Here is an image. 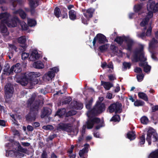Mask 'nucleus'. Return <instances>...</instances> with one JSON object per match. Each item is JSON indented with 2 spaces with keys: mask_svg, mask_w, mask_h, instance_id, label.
Returning a JSON list of instances; mask_svg holds the SVG:
<instances>
[{
  "mask_svg": "<svg viewBox=\"0 0 158 158\" xmlns=\"http://www.w3.org/2000/svg\"><path fill=\"white\" fill-rule=\"evenodd\" d=\"M35 98L34 97H31L27 102V106L29 107V111L25 116V118L28 123L35 121L39 114L40 102V100L35 101Z\"/></svg>",
  "mask_w": 158,
  "mask_h": 158,
  "instance_id": "1",
  "label": "nucleus"
},
{
  "mask_svg": "<svg viewBox=\"0 0 158 158\" xmlns=\"http://www.w3.org/2000/svg\"><path fill=\"white\" fill-rule=\"evenodd\" d=\"M133 59L136 62L140 61L139 63L140 67H144L147 64L148 62H145L147 60L146 58L144 57V54L143 52V48L142 47L139 49L135 50L133 53Z\"/></svg>",
  "mask_w": 158,
  "mask_h": 158,
  "instance_id": "2",
  "label": "nucleus"
},
{
  "mask_svg": "<svg viewBox=\"0 0 158 158\" xmlns=\"http://www.w3.org/2000/svg\"><path fill=\"white\" fill-rule=\"evenodd\" d=\"M98 115L92 114L89 111L87 114L88 119L86 123L87 128L88 129L92 128L95 124H98L101 122L100 118L96 117Z\"/></svg>",
  "mask_w": 158,
  "mask_h": 158,
  "instance_id": "3",
  "label": "nucleus"
},
{
  "mask_svg": "<svg viewBox=\"0 0 158 158\" xmlns=\"http://www.w3.org/2000/svg\"><path fill=\"white\" fill-rule=\"evenodd\" d=\"M10 14L7 12L0 14V19H3L0 23V32L2 33H6L7 31V28L6 25L8 23L7 18Z\"/></svg>",
  "mask_w": 158,
  "mask_h": 158,
  "instance_id": "4",
  "label": "nucleus"
},
{
  "mask_svg": "<svg viewBox=\"0 0 158 158\" xmlns=\"http://www.w3.org/2000/svg\"><path fill=\"white\" fill-rule=\"evenodd\" d=\"M106 106L105 103H100L99 102L96 103L93 108L89 111L92 114L98 115L102 113L105 110Z\"/></svg>",
  "mask_w": 158,
  "mask_h": 158,
  "instance_id": "5",
  "label": "nucleus"
},
{
  "mask_svg": "<svg viewBox=\"0 0 158 158\" xmlns=\"http://www.w3.org/2000/svg\"><path fill=\"white\" fill-rule=\"evenodd\" d=\"M108 42V40L106 38V37L103 34L98 33L94 37L93 41V46L94 49L96 50L97 47L96 44H104L106 42Z\"/></svg>",
  "mask_w": 158,
  "mask_h": 158,
  "instance_id": "6",
  "label": "nucleus"
},
{
  "mask_svg": "<svg viewBox=\"0 0 158 158\" xmlns=\"http://www.w3.org/2000/svg\"><path fill=\"white\" fill-rule=\"evenodd\" d=\"M35 72H30L28 73L25 74L21 78L20 80L18 81V82L19 83L23 86H26L28 83L29 81H31L35 78V77L34 74H35Z\"/></svg>",
  "mask_w": 158,
  "mask_h": 158,
  "instance_id": "7",
  "label": "nucleus"
},
{
  "mask_svg": "<svg viewBox=\"0 0 158 158\" xmlns=\"http://www.w3.org/2000/svg\"><path fill=\"white\" fill-rule=\"evenodd\" d=\"M122 104L118 102L111 104L108 107V110L110 113L114 112L115 114H120L122 112Z\"/></svg>",
  "mask_w": 158,
  "mask_h": 158,
  "instance_id": "8",
  "label": "nucleus"
},
{
  "mask_svg": "<svg viewBox=\"0 0 158 158\" xmlns=\"http://www.w3.org/2000/svg\"><path fill=\"white\" fill-rule=\"evenodd\" d=\"M152 139L154 142L158 141V135L157 133L152 130H149L147 132L146 141L148 142L149 145L151 144Z\"/></svg>",
  "mask_w": 158,
  "mask_h": 158,
  "instance_id": "9",
  "label": "nucleus"
},
{
  "mask_svg": "<svg viewBox=\"0 0 158 158\" xmlns=\"http://www.w3.org/2000/svg\"><path fill=\"white\" fill-rule=\"evenodd\" d=\"M13 86L10 84L6 85L5 87V97L7 99L10 98L13 96L14 92Z\"/></svg>",
  "mask_w": 158,
  "mask_h": 158,
  "instance_id": "10",
  "label": "nucleus"
},
{
  "mask_svg": "<svg viewBox=\"0 0 158 158\" xmlns=\"http://www.w3.org/2000/svg\"><path fill=\"white\" fill-rule=\"evenodd\" d=\"M73 126L71 123H61L59 124L58 128L63 131L68 132H71L72 131Z\"/></svg>",
  "mask_w": 158,
  "mask_h": 158,
  "instance_id": "11",
  "label": "nucleus"
},
{
  "mask_svg": "<svg viewBox=\"0 0 158 158\" xmlns=\"http://www.w3.org/2000/svg\"><path fill=\"white\" fill-rule=\"evenodd\" d=\"M9 16L7 19L8 20V23L7 25L8 27H16L17 25V23H19L20 20L19 19L16 17H14L11 18V19L9 20Z\"/></svg>",
  "mask_w": 158,
  "mask_h": 158,
  "instance_id": "12",
  "label": "nucleus"
},
{
  "mask_svg": "<svg viewBox=\"0 0 158 158\" xmlns=\"http://www.w3.org/2000/svg\"><path fill=\"white\" fill-rule=\"evenodd\" d=\"M124 40L127 44V47L125 48V49L129 51H131L134 44V40L129 36L125 37Z\"/></svg>",
  "mask_w": 158,
  "mask_h": 158,
  "instance_id": "13",
  "label": "nucleus"
},
{
  "mask_svg": "<svg viewBox=\"0 0 158 158\" xmlns=\"http://www.w3.org/2000/svg\"><path fill=\"white\" fill-rule=\"evenodd\" d=\"M158 48V41L155 38H153L149 44V48L153 50Z\"/></svg>",
  "mask_w": 158,
  "mask_h": 158,
  "instance_id": "14",
  "label": "nucleus"
},
{
  "mask_svg": "<svg viewBox=\"0 0 158 158\" xmlns=\"http://www.w3.org/2000/svg\"><path fill=\"white\" fill-rule=\"evenodd\" d=\"M40 56V55L38 53L37 51L36 50H34L31 52L30 59L31 61H35L36 60L39 59Z\"/></svg>",
  "mask_w": 158,
  "mask_h": 158,
  "instance_id": "15",
  "label": "nucleus"
},
{
  "mask_svg": "<svg viewBox=\"0 0 158 158\" xmlns=\"http://www.w3.org/2000/svg\"><path fill=\"white\" fill-rule=\"evenodd\" d=\"M51 110L47 107H44L42 114H41V117L43 118L46 116H48L51 114Z\"/></svg>",
  "mask_w": 158,
  "mask_h": 158,
  "instance_id": "16",
  "label": "nucleus"
},
{
  "mask_svg": "<svg viewBox=\"0 0 158 158\" xmlns=\"http://www.w3.org/2000/svg\"><path fill=\"white\" fill-rule=\"evenodd\" d=\"M13 67H11L10 69V67L9 65L5 66L3 71L4 73H2L3 75H6L7 76H9L10 74H12L13 73Z\"/></svg>",
  "mask_w": 158,
  "mask_h": 158,
  "instance_id": "17",
  "label": "nucleus"
},
{
  "mask_svg": "<svg viewBox=\"0 0 158 158\" xmlns=\"http://www.w3.org/2000/svg\"><path fill=\"white\" fill-rule=\"evenodd\" d=\"M95 11V10L92 8H89L86 10V13H84V16L87 19L92 17Z\"/></svg>",
  "mask_w": 158,
  "mask_h": 158,
  "instance_id": "18",
  "label": "nucleus"
},
{
  "mask_svg": "<svg viewBox=\"0 0 158 158\" xmlns=\"http://www.w3.org/2000/svg\"><path fill=\"white\" fill-rule=\"evenodd\" d=\"M69 19L73 21L77 19V13L74 10H70L69 12Z\"/></svg>",
  "mask_w": 158,
  "mask_h": 158,
  "instance_id": "19",
  "label": "nucleus"
},
{
  "mask_svg": "<svg viewBox=\"0 0 158 158\" xmlns=\"http://www.w3.org/2000/svg\"><path fill=\"white\" fill-rule=\"evenodd\" d=\"M101 82L102 84L103 85L104 88L107 90H109L111 87L113 86V84L110 82L101 81Z\"/></svg>",
  "mask_w": 158,
  "mask_h": 158,
  "instance_id": "20",
  "label": "nucleus"
},
{
  "mask_svg": "<svg viewBox=\"0 0 158 158\" xmlns=\"http://www.w3.org/2000/svg\"><path fill=\"white\" fill-rule=\"evenodd\" d=\"M66 113V109L65 108L59 109L56 113V115L58 116L60 118H62Z\"/></svg>",
  "mask_w": 158,
  "mask_h": 158,
  "instance_id": "21",
  "label": "nucleus"
},
{
  "mask_svg": "<svg viewBox=\"0 0 158 158\" xmlns=\"http://www.w3.org/2000/svg\"><path fill=\"white\" fill-rule=\"evenodd\" d=\"M33 66L34 68L37 69H42L44 67V64L40 61L35 62L33 64Z\"/></svg>",
  "mask_w": 158,
  "mask_h": 158,
  "instance_id": "22",
  "label": "nucleus"
},
{
  "mask_svg": "<svg viewBox=\"0 0 158 158\" xmlns=\"http://www.w3.org/2000/svg\"><path fill=\"white\" fill-rule=\"evenodd\" d=\"M20 64L19 63H17L13 65L11 67H13V72L14 71L15 72L18 73L21 72L22 69L20 67Z\"/></svg>",
  "mask_w": 158,
  "mask_h": 158,
  "instance_id": "23",
  "label": "nucleus"
},
{
  "mask_svg": "<svg viewBox=\"0 0 158 158\" xmlns=\"http://www.w3.org/2000/svg\"><path fill=\"white\" fill-rule=\"evenodd\" d=\"M126 36H124L122 37L118 36H117L116 38L115 39L114 41L116 42L119 45L122 46L123 42L125 41V37Z\"/></svg>",
  "mask_w": 158,
  "mask_h": 158,
  "instance_id": "24",
  "label": "nucleus"
},
{
  "mask_svg": "<svg viewBox=\"0 0 158 158\" xmlns=\"http://www.w3.org/2000/svg\"><path fill=\"white\" fill-rule=\"evenodd\" d=\"M139 97L144 101H148V98L147 95L145 93L143 92H139L138 94Z\"/></svg>",
  "mask_w": 158,
  "mask_h": 158,
  "instance_id": "25",
  "label": "nucleus"
},
{
  "mask_svg": "<svg viewBox=\"0 0 158 158\" xmlns=\"http://www.w3.org/2000/svg\"><path fill=\"white\" fill-rule=\"evenodd\" d=\"M26 41V39L25 36H21L20 37H19L18 39V43L20 44H23V46H21L23 48L25 47L26 45L25 44Z\"/></svg>",
  "mask_w": 158,
  "mask_h": 158,
  "instance_id": "26",
  "label": "nucleus"
},
{
  "mask_svg": "<svg viewBox=\"0 0 158 158\" xmlns=\"http://www.w3.org/2000/svg\"><path fill=\"white\" fill-rule=\"evenodd\" d=\"M109 47L107 44H104L100 46L98 48L99 51L101 52H103L107 50Z\"/></svg>",
  "mask_w": 158,
  "mask_h": 158,
  "instance_id": "27",
  "label": "nucleus"
},
{
  "mask_svg": "<svg viewBox=\"0 0 158 158\" xmlns=\"http://www.w3.org/2000/svg\"><path fill=\"white\" fill-rule=\"evenodd\" d=\"M145 141V135L144 133H143L141 136L139 137V144L141 147H142L143 145L144 144Z\"/></svg>",
  "mask_w": 158,
  "mask_h": 158,
  "instance_id": "28",
  "label": "nucleus"
},
{
  "mask_svg": "<svg viewBox=\"0 0 158 158\" xmlns=\"http://www.w3.org/2000/svg\"><path fill=\"white\" fill-rule=\"evenodd\" d=\"M17 12L19 14V16L22 19H24L26 18L27 15L23 10L19 9L17 11Z\"/></svg>",
  "mask_w": 158,
  "mask_h": 158,
  "instance_id": "29",
  "label": "nucleus"
},
{
  "mask_svg": "<svg viewBox=\"0 0 158 158\" xmlns=\"http://www.w3.org/2000/svg\"><path fill=\"white\" fill-rule=\"evenodd\" d=\"M54 13L55 16L58 18L61 15L60 9L58 7L55 8L54 10Z\"/></svg>",
  "mask_w": 158,
  "mask_h": 158,
  "instance_id": "30",
  "label": "nucleus"
},
{
  "mask_svg": "<svg viewBox=\"0 0 158 158\" xmlns=\"http://www.w3.org/2000/svg\"><path fill=\"white\" fill-rule=\"evenodd\" d=\"M127 138L131 140L134 139L135 138V134L134 132L131 131L127 134Z\"/></svg>",
  "mask_w": 158,
  "mask_h": 158,
  "instance_id": "31",
  "label": "nucleus"
},
{
  "mask_svg": "<svg viewBox=\"0 0 158 158\" xmlns=\"http://www.w3.org/2000/svg\"><path fill=\"white\" fill-rule=\"evenodd\" d=\"M123 66L122 69L123 71H126L127 69H129L131 68V64L130 62H124L123 63Z\"/></svg>",
  "mask_w": 158,
  "mask_h": 158,
  "instance_id": "32",
  "label": "nucleus"
},
{
  "mask_svg": "<svg viewBox=\"0 0 158 158\" xmlns=\"http://www.w3.org/2000/svg\"><path fill=\"white\" fill-rule=\"evenodd\" d=\"M149 158H158V149L151 152L148 156Z\"/></svg>",
  "mask_w": 158,
  "mask_h": 158,
  "instance_id": "33",
  "label": "nucleus"
},
{
  "mask_svg": "<svg viewBox=\"0 0 158 158\" xmlns=\"http://www.w3.org/2000/svg\"><path fill=\"white\" fill-rule=\"evenodd\" d=\"M149 21L148 18L146 17L143 18L142 21L140 23V25L141 27H144L148 24Z\"/></svg>",
  "mask_w": 158,
  "mask_h": 158,
  "instance_id": "34",
  "label": "nucleus"
},
{
  "mask_svg": "<svg viewBox=\"0 0 158 158\" xmlns=\"http://www.w3.org/2000/svg\"><path fill=\"white\" fill-rule=\"evenodd\" d=\"M120 120V117L119 115L116 114L113 116L110 119V121H113L114 122H119Z\"/></svg>",
  "mask_w": 158,
  "mask_h": 158,
  "instance_id": "35",
  "label": "nucleus"
},
{
  "mask_svg": "<svg viewBox=\"0 0 158 158\" xmlns=\"http://www.w3.org/2000/svg\"><path fill=\"white\" fill-rule=\"evenodd\" d=\"M144 102L141 100H136L134 102V105L136 106H142L144 105Z\"/></svg>",
  "mask_w": 158,
  "mask_h": 158,
  "instance_id": "36",
  "label": "nucleus"
},
{
  "mask_svg": "<svg viewBox=\"0 0 158 158\" xmlns=\"http://www.w3.org/2000/svg\"><path fill=\"white\" fill-rule=\"evenodd\" d=\"M143 5L142 3L135 5L134 6V10L135 12L137 13L142 8Z\"/></svg>",
  "mask_w": 158,
  "mask_h": 158,
  "instance_id": "37",
  "label": "nucleus"
},
{
  "mask_svg": "<svg viewBox=\"0 0 158 158\" xmlns=\"http://www.w3.org/2000/svg\"><path fill=\"white\" fill-rule=\"evenodd\" d=\"M36 24V21L33 19H29L28 20V25L30 27L35 26Z\"/></svg>",
  "mask_w": 158,
  "mask_h": 158,
  "instance_id": "38",
  "label": "nucleus"
},
{
  "mask_svg": "<svg viewBox=\"0 0 158 158\" xmlns=\"http://www.w3.org/2000/svg\"><path fill=\"white\" fill-rule=\"evenodd\" d=\"M16 145L18 147V150L19 151L24 153L26 152V151H27V149L25 148H23L19 142H16Z\"/></svg>",
  "mask_w": 158,
  "mask_h": 158,
  "instance_id": "39",
  "label": "nucleus"
},
{
  "mask_svg": "<svg viewBox=\"0 0 158 158\" xmlns=\"http://www.w3.org/2000/svg\"><path fill=\"white\" fill-rule=\"evenodd\" d=\"M19 23L22 29L24 30H27L28 29V26L26 23L23 21H21L20 20Z\"/></svg>",
  "mask_w": 158,
  "mask_h": 158,
  "instance_id": "40",
  "label": "nucleus"
},
{
  "mask_svg": "<svg viewBox=\"0 0 158 158\" xmlns=\"http://www.w3.org/2000/svg\"><path fill=\"white\" fill-rule=\"evenodd\" d=\"M155 3L152 2L149 4V5L147 4V8L148 10H149L153 12V8L154 6Z\"/></svg>",
  "mask_w": 158,
  "mask_h": 158,
  "instance_id": "41",
  "label": "nucleus"
},
{
  "mask_svg": "<svg viewBox=\"0 0 158 158\" xmlns=\"http://www.w3.org/2000/svg\"><path fill=\"white\" fill-rule=\"evenodd\" d=\"M141 122L143 124H146L148 122V119L145 116L142 117L140 119Z\"/></svg>",
  "mask_w": 158,
  "mask_h": 158,
  "instance_id": "42",
  "label": "nucleus"
},
{
  "mask_svg": "<svg viewBox=\"0 0 158 158\" xmlns=\"http://www.w3.org/2000/svg\"><path fill=\"white\" fill-rule=\"evenodd\" d=\"M76 114L75 110H72L69 111L65 114L66 117H68L75 115Z\"/></svg>",
  "mask_w": 158,
  "mask_h": 158,
  "instance_id": "43",
  "label": "nucleus"
},
{
  "mask_svg": "<svg viewBox=\"0 0 158 158\" xmlns=\"http://www.w3.org/2000/svg\"><path fill=\"white\" fill-rule=\"evenodd\" d=\"M72 100V98L70 97H68L65 98L62 102L63 104H66L69 103Z\"/></svg>",
  "mask_w": 158,
  "mask_h": 158,
  "instance_id": "44",
  "label": "nucleus"
},
{
  "mask_svg": "<svg viewBox=\"0 0 158 158\" xmlns=\"http://www.w3.org/2000/svg\"><path fill=\"white\" fill-rule=\"evenodd\" d=\"M86 152L82 150H80L79 153V155L81 158H86Z\"/></svg>",
  "mask_w": 158,
  "mask_h": 158,
  "instance_id": "45",
  "label": "nucleus"
},
{
  "mask_svg": "<svg viewBox=\"0 0 158 158\" xmlns=\"http://www.w3.org/2000/svg\"><path fill=\"white\" fill-rule=\"evenodd\" d=\"M93 99H90L86 103L85 105L86 108L89 110L91 109V107L92 105V103H93Z\"/></svg>",
  "mask_w": 158,
  "mask_h": 158,
  "instance_id": "46",
  "label": "nucleus"
},
{
  "mask_svg": "<svg viewBox=\"0 0 158 158\" xmlns=\"http://www.w3.org/2000/svg\"><path fill=\"white\" fill-rule=\"evenodd\" d=\"M110 49L113 52L117 53L118 47L114 44H111L110 46Z\"/></svg>",
  "mask_w": 158,
  "mask_h": 158,
  "instance_id": "47",
  "label": "nucleus"
},
{
  "mask_svg": "<svg viewBox=\"0 0 158 158\" xmlns=\"http://www.w3.org/2000/svg\"><path fill=\"white\" fill-rule=\"evenodd\" d=\"M151 66L147 64L145 66H144L143 68V70L146 73H147L148 72H149L151 70Z\"/></svg>",
  "mask_w": 158,
  "mask_h": 158,
  "instance_id": "48",
  "label": "nucleus"
},
{
  "mask_svg": "<svg viewBox=\"0 0 158 158\" xmlns=\"http://www.w3.org/2000/svg\"><path fill=\"white\" fill-rule=\"evenodd\" d=\"M141 74H138L137 75V78L139 82L142 81L144 77V75L142 73Z\"/></svg>",
  "mask_w": 158,
  "mask_h": 158,
  "instance_id": "49",
  "label": "nucleus"
},
{
  "mask_svg": "<svg viewBox=\"0 0 158 158\" xmlns=\"http://www.w3.org/2000/svg\"><path fill=\"white\" fill-rule=\"evenodd\" d=\"M76 105H74V108L77 110H81L83 108V105L81 104L77 103L76 102Z\"/></svg>",
  "mask_w": 158,
  "mask_h": 158,
  "instance_id": "50",
  "label": "nucleus"
},
{
  "mask_svg": "<svg viewBox=\"0 0 158 158\" xmlns=\"http://www.w3.org/2000/svg\"><path fill=\"white\" fill-rule=\"evenodd\" d=\"M55 74L53 71H49L48 73L47 76L50 79H52L54 77Z\"/></svg>",
  "mask_w": 158,
  "mask_h": 158,
  "instance_id": "51",
  "label": "nucleus"
},
{
  "mask_svg": "<svg viewBox=\"0 0 158 158\" xmlns=\"http://www.w3.org/2000/svg\"><path fill=\"white\" fill-rule=\"evenodd\" d=\"M89 147V145L86 143L84 145V148L81 150L84 151V152L87 153L88 152V148Z\"/></svg>",
  "mask_w": 158,
  "mask_h": 158,
  "instance_id": "52",
  "label": "nucleus"
},
{
  "mask_svg": "<svg viewBox=\"0 0 158 158\" xmlns=\"http://www.w3.org/2000/svg\"><path fill=\"white\" fill-rule=\"evenodd\" d=\"M146 36L145 32H143L138 35V36L143 40H144Z\"/></svg>",
  "mask_w": 158,
  "mask_h": 158,
  "instance_id": "53",
  "label": "nucleus"
},
{
  "mask_svg": "<svg viewBox=\"0 0 158 158\" xmlns=\"http://www.w3.org/2000/svg\"><path fill=\"white\" fill-rule=\"evenodd\" d=\"M43 129H44L47 130H52L53 128V126L51 125H47V126H44L43 127Z\"/></svg>",
  "mask_w": 158,
  "mask_h": 158,
  "instance_id": "54",
  "label": "nucleus"
},
{
  "mask_svg": "<svg viewBox=\"0 0 158 158\" xmlns=\"http://www.w3.org/2000/svg\"><path fill=\"white\" fill-rule=\"evenodd\" d=\"M29 54L28 53L23 52L22 54V59L23 60H25L29 56Z\"/></svg>",
  "mask_w": 158,
  "mask_h": 158,
  "instance_id": "55",
  "label": "nucleus"
},
{
  "mask_svg": "<svg viewBox=\"0 0 158 158\" xmlns=\"http://www.w3.org/2000/svg\"><path fill=\"white\" fill-rule=\"evenodd\" d=\"M104 121H103L101 122H100L99 125H97L95 127V128L97 130L99 129L101 127H104Z\"/></svg>",
  "mask_w": 158,
  "mask_h": 158,
  "instance_id": "56",
  "label": "nucleus"
},
{
  "mask_svg": "<svg viewBox=\"0 0 158 158\" xmlns=\"http://www.w3.org/2000/svg\"><path fill=\"white\" fill-rule=\"evenodd\" d=\"M134 72L137 73H142V69L136 67L134 70Z\"/></svg>",
  "mask_w": 158,
  "mask_h": 158,
  "instance_id": "57",
  "label": "nucleus"
},
{
  "mask_svg": "<svg viewBox=\"0 0 158 158\" xmlns=\"http://www.w3.org/2000/svg\"><path fill=\"white\" fill-rule=\"evenodd\" d=\"M152 28L151 27H149L148 29L147 30L146 33H145L146 36H149L151 35Z\"/></svg>",
  "mask_w": 158,
  "mask_h": 158,
  "instance_id": "58",
  "label": "nucleus"
},
{
  "mask_svg": "<svg viewBox=\"0 0 158 158\" xmlns=\"http://www.w3.org/2000/svg\"><path fill=\"white\" fill-rule=\"evenodd\" d=\"M29 6L30 8L36 7V6H35V2L33 0H30L29 2Z\"/></svg>",
  "mask_w": 158,
  "mask_h": 158,
  "instance_id": "59",
  "label": "nucleus"
},
{
  "mask_svg": "<svg viewBox=\"0 0 158 158\" xmlns=\"http://www.w3.org/2000/svg\"><path fill=\"white\" fill-rule=\"evenodd\" d=\"M9 47L11 49L14 50L15 52H17V48L14 45L12 44H9Z\"/></svg>",
  "mask_w": 158,
  "mask_h": 158,
  "instance_id": "60",
  "label": "nucleus"
},
{
  "mask_svg": "<svg viewBox=\"0 0 158 158\" xmlns=\"http://www.w3.org/2000/svg\"><path fill=\"white\" fill-rule=\"evenodd\" d=\"M151 53H152L151 55V57L154 60L158 61V58L155 55V53L152 52H151Z\"/></svg>",
  "mask_w": 158,
  "mask_h": 158,
  "instance_id": "61",
  "label": "nucleus"
},
{
  "mask_svg": "<svg viewBox=\"0 0 158 158\" xmlns=\"http://www.w3.org/2000/svg\"><path fill=\"white\" fill-rule=\"evenodd\" d=\"M108 77L109 79V80L110 81H113L115 79H116V78L114 76L113 74H110L108 76Z\"/></svg>",
  "mask_w": 158,
  "mask_h": 158,
  "instance_id": "62",
  "label": "nucleus"
},
{
  "mask_svg": "<svg viewBox=\"0 0 158 158\" xmlns=\"http://www.w3.org/2000/svg\"><path fill=\"white\" fill-rule=\"evenodd\" d=\"M39 82L38 79L37 78H35L33 80H32L30 83H32L33 84V85H35L38 83Z\"/></svg>",
  "mask_w": 158,
  "mask_h": 158,
  "instance_id": "63",
  "label": "nucleus"
},
{
  "mask_svg": "<svg viewBox=\"0 0 158 158\" xmlns=\"http://www.w3.org/2000/svg\"><path fill=\"white\" fill-rule=\"evenodd\" d=\"M157 110H158V105H156L152 107V112H155Z\"/></svg>",
  "mask_w": 158,
  "mask_h": 158,
  "instance_id": "64",
  "label": "nucleus"
}]
</instances>
